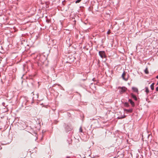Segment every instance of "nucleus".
Returning a JSON list of instances; mask_svg holds the SVG:
<instances>
[{"label":"nucleus","mask_w":158,"mask_h":158,"mask_svg":"<svg viewBox=\"0 0 158 158\" xmlns=\"http://www.w3.org/2000/svg\"><path fill=\"white\" fill-rule=\"evenodd\" d=\"M124 106L127 107H128L129 106V104L127 102H125L124 104Z\"/></svg>","instance_id":"obj_11"},{"label":"nucleus","mask_w":158,"mask_h":158,"mask_svg":"<svg viewBox=\"0 0 158 158\" xmlns=\"http://www.w3.org/2000/svg\"><path fill=\"white\" fill-rule=\"evenodd\" d=\"M124 110L126 112H129V113H131L132 112V109H129V110H127V109H125Z\"/></svg>","instance_id":"obj_7"},{"label":"nucleus","mask_w":158,"mask_h":158,"mask_svg":"<svg viewBox=\"0 0 158 158\" xmlns=\"http://www.w3.org/2000/svg\"><path fill=\"white\" fill-rule=\"evenodd\" d=\"M144 72L146 74H148L149 73V72L148 70V69L147 68H146L144 70Z\"/></svg>","instance_id":"obj_9"},{"label":"nucleus","mask_w":158,"mask_h":158,"mask_svg":"<svg viewBox=\"0 0 158 158\" xmlns=\"http://www.w3.org/2000/svg\"><path fill=\"white\" fill-rule=\"evenodd\" d=\"M125 117V116H124V117H123V118H124Z\"/></svg>","instance_id":"obj_18"},{"label":"nucleus","mask_w":158,"mask_h":158,"mask_svg":"<svg viewBox=\"0 0 158 158\" xmlns=\"http://www.w3.org/2000/svg\"><path fill=\"white\" fill-rule=\"evenodd\" d=\"M145 91L146 92L147 94H148L149 92V91L148 89V87L145 88Z\"/></svg>","instance_id":"obj_10"},{"label":"nucleus","mask_w":158,"mask_h":158,"mask_svg":"<svg viewBox=\"0 0 158 158\" xmlns=\"http://www.w3.org/2000/svg\"><path fill=\"white\" fill-rule=\"evenodd\" d=\"M132 89L133 91L135 92H138V89L135 87H133L132 88Z\"/></svg>","instance_id":"obj_4"},{"label":"nucleus","mask_w":158,"mask_h":158,"mask_svg":"<svg viewBox=\"0 0 158 158\" xmlns=\"http://www.w3.org/2000/svg\"><path fill=\"white\" fill-rule=\"evenodd\" d=\"M156 90L158 91V86L156 88Z\"/></svg>","instance_id":"obj_15"},{"label":"nucleus","mask_w":158,"mask_h":158,"mask_svg":"<svg viewBox=\"0 0 158 158\" xmlns=\"http://www.w3.org/2000/svg\"><path fill=\"white\" fill-rule=\"evenodd\" d=\"M131 97L133 98H134L135 100H137V98L136 97V96L135 95H134L133 94H131Z\"/></svg>","instance_id":"obj_6"},{"label":"nucleus","mask_w":158,"mask_h":158,"mask_svg":"<svg viewBox=\"0 0 158 158\" xmlns=\"http://www.w3.org/2000/svg\"><path fill=\"white\" fill-rule=\"evenodd\" d=\"M156 78L158 79V76H157L156 77Z\"/></svg>","instance_id":"obj_16"},{"label":"nucleus","mask_w":158,"mask_h":158,"mask_svg":"<svg viewBox=\"0 0 158 158\" xmlns=\"http://www.w3.org/2000/svg\"><path fill=\"white\" fill-rule=\"evenodd\" d=\"M79 131L82 132V130L81 127L79 128Z\"/></svg>","instance_id":"obj_12"},{"label":"nucleus","mask_w":158,"mask_h":158,"mask_svg":"<svg viewBox=\"0 0 158 158\" xmlns=\"http://www.w3.org/2000/svg\"><path fill=\"white\" fill-rule=\"evenodd\" d=\"M110 32H111L109 30V31H108V32H107V34H109Z\"/></svg>","instance_id":"obj_14"},{"label":"nucleus","mask_w":158,"mask_h":158,"mask_svg":"<svg viewBox=\"0 0 158 158\" xmlns=\"http://www.w3.org/2000/svg\"><path fill=\"white\" fill-rule=\"evenodd\" d=\"M126 73L125 71H124L123 72V73L122 74V77L124 80L127 81L128 79V77L127 76L126 77Z\"/></svg>","instance_id":"obj_1"},{"label":"nucleus","mask_w":158,"mask_h":158,"mask_svg":"<svg viewBox=\"0 0 158 158\" xmlns=\"http://www.w3.org/2000/svg\"><path fill=\"white\" fill-rule=\"evenodd\" d=\"M154 83H153L151 85V89L152 90H154Z\"/></svg>","instance_id":"obj_8"},{"label":"nucleus","mask_w":158,"mask_h":158,"mask_svg":"<svg viewBox=\"0 0 158 158\" xmlns=\"http://www.w3.org/2000/svg\"><path fill=\"white\" fill-rule=\"evenodd\" d=\"M81 0H77V1H76V3H78L79 2L81 1Z\"/></svg>","instance_id":"obj_13"},{"label":"nucleus","mask_w":158,"mask_h":158,"mask_svg":"<svg viewBox=\"0 0 158 158\" xmlns=\"http://www.w3.org/2000/svg\"><path fill=\"white\" fill-rule=\"evenodd\" d=\"M129 101L130 102V103L131 104L132 106H134L135 104L132 101V100L131 99H129Z\"/></svg>","instance_id":"obj_5"},{"label":"nucleus","mask_w":158,"mask_h":158,"mask_svg":"<svg viewBox=\"0 0 158 158\" xmlns=\"http://www.w3.org/2000/svg\"><path fill=\"white\" fill-rule=\"evenodd\" d=\"M126 88H125V87H122L121 88V90H120V92L121 93H123L124 92L126 91Z\"/></svg>","instance_id":"obj_3"},{"label":"nucleus","mask_w":158,"mask_h":158,"mask_svg":"<svg viewBox=\"0 0 158 158\" xmlns=\"http://www.w3.org/2000/svg\"><path fill=\"white\" fill-rule=\"evenodd\" d=\"M99 54L102 58H105V53L104 51H99Z\"/></svg>","instance_id":"obj_2"},{"label":"nucleus","mask_w":158,"mask_h":158,"mask_svg":"<svg viewBox=\"0 0 158 158\" xmlns=\"http://www.w3.org/2000/svg\"><path fill=\"white\" fill-rule=\"evenodd\" d=\"M2 149V147H1V148H0V150H1Z\"/></svg>","instance_id":"obj_17"}]
</instances>
